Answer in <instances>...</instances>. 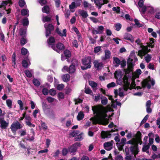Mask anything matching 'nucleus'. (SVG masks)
Instances as JSON below:
<instances>
[{"mask_svg":"<svg viewBox=\"0 0 160 160\" xmlns=\"http://www.w3.org/2000/svg\"><path fill=\"white\" fill-rule=\"evenodd\" d=\"M92 110L93 114L97 116L98 120L100 122L105 121L107 117L106 112L107 111L106 108L101 105H97L92 107Z\"/></svg>","mask_w":160,"mask_h":160,"instance_id":"f257e3e1","label":"nucleus"},{"mask_svg":"<svg viewBox=\"0 0 160 160\" xmlns=\"http://www.w3.org/2000/svg\"><path fill=\"white\" fill-rule=\"evenodd\" d=\"M47 42L49 47L58 53H60L61 51L63 50L64 48V45L61 43H58L55 46L54 45L55 40L52 37H50L48 40Z\"/></svg>","mask_w":160,"mask_h":160,"instance_id":"f03ea898","label":"nucleus"},{"mask_svg":"<svg viewBox=\"0 0 160 160\" xmlns=\"http://www.w3.org/2000/svg\"><path fill=\"white\" fill-rule=\"evenodd\" d=\"M135 42L138 45L141 49L138 51V55L140 56L141 58H142L147 53V48L145 46L143 45L141 42V40L138 38L135 41Z\"/></svg>","mask_w":160,"mask_h":160,"instance_id":"7ed1b4c3","label":"nucleus"},{"mask_svg":"<svg viewBox=\"0 0 160 160\" xmlns=\"http://www.w3.org/2000/svg\"><path fill=\"white\" fill-rule=\"evenodd\" d=\"M115 76L116 78L118 79L121 82H123L124 85L127 86H129L130 82H128V78L126 76H124L123 78L120 73L116 71L115 73Z\"/></svg>","mask_w":160,"mask_h":160,"instance_id":"20e7f679","label":"nucleus"},{"mask_svg":"<svg viewBox=\"0 0 160 160\" xmlns=\"http://www.w3.org/2000/svg\"><path fill=\"white\" fill-rule=\"evenodd\" d=\"M139 11L142 16L144 14L145 12L147 11L148 13H152L154 12V8L150 4L144 5L142 8L139 9Z\"/></svg>","mask_w":160,"mask_h":160,"instance_id":"39448f33","label":"nucleus"},{"mask_svg":"<svg viewBox=\"0 0 160 160\" xmlns=\"http://www.w3.org/2000/svg\"><path fill=\"white\" fill-rule=\"evenodd\" d=\"M155 83V81L149 77L148 78L144 80L142 82V86L143 88L147 87L148 89H150L151 86H154Z\"/></svg>","mask_w":160,"mask_h":160,"instance_id":"423d86ee","label":"nucleus"},{"mask_svg":"<svg viewBox=\"0 0 160 160\" xmlns=\"http://www.w3.org/2000/svg\"><path fill=\"white\" fill-rule=\"evenodd\" d=\"M127 144H130L132 146L130 148V151L134 155L138 153V145L136 144L132 140H129L127 142Z\"/></svg>","mask_w":160,"mask_h":160,"instance_id":"0eeeda50","label":"nucleus"},{"mask_svg":"<svg viewBox=\"0 0 160 160\" xmlns=\"http://www.w3.org/2000/svg\"><path fill=\"white\" fill-rule=\"evenodd\" d=\"M44 27L46 29V37L49 36L51 33V32L53 30L54 26L51 24L45 23Z\"/></svg>","mask_w":160,"mask_h":160,"instance_id":"6e6552de","label":"nucleus"},{"mask_svg":"<svg viewBox=\"0 0 160 160\" xmlns=\"http://www.w3.org/2000/svg\"><path fill=\"white\" fill-rule=\"evenodd\" d=\"M80 142H77L73 144L68 148V151L70 154L72 155L75 154L78 147L81 146Z\"/></svg>","mask_w":160,"mask_h":160,"instance_id":"1a4fd4ad","label":"nucleus"},{"mask_svg":"<svg viewBox=\"0 0 160 160\" xmlns=\"http://www.w3.org/2000/svg\"><path fill=\"white\" fill-rule=\"evenodd\" d=\"M22 127V126L20 123L17 121L14 122L11 125L10 128L12 132H16L17 130L21 129Z\"/></svg>","mask_w":160,"mask_h":160,"instance_id":"9d476101","label":"nucleus"},{"mask_svg":"<svg viewBox=\"0 0 160 160\" xmlns=\"http://www.w3.org/2000/svg\"><path fill=\"white\" fill-rule=\"evenodd\" d=\"M132 60H131L130 58L128 60V68L127 69H125V72L126 73L129 74L130 72L132 73L133 69V64L132 62Z\"/></svg>","mask_w":160,"mask_h":160,"instance_id":"9b49d317","label":"nucleus"},{"mask_svg":"<svg viewBox=\"0 0 160 160\" xmlns=\"http://www.w3.org/2000/svg\"><path fill=\"white\" fill-rule=\"evenodd\" d=\"M45 114L50 118H53L54 117V111L50 108H48L43 111Z\"/></svg>","mask_w":160,"mask_h":160,"instance_id":"f8f14e48","label":"nucleus"},{"mask_svg":"<svg viewBox=\"0 0 160 160\" xmlns=\"http://www.w3.org/2000/svg\"><path fill=\"white\" fill-rule=\"evenodd\" d=\"M8 126V123L4 120V117L0 118V127L2 129L6 128Z\"/></svg>","mask_w":160,"mask_h":160,"instance_id":"ddd939ff","label":"nucleus"},{"mask_svg":"<svg viewBox=\"0 0 160 160\" xmlns=\"http://www.w3.org/2000/svg\"><path fill=\"white\" fill-rule=\"evenodd\" d=\"M113 141L112 140L109 142H106L104 144V148L107 151H110L112 148Z\"/></svg>","mask_w":160,"mask_h":160,"instance_id":"4468645a","label":"nucleus"},{"mask_svg":"<svg viewBox=\"0 0 160 160\" xmlns=\"http://www.w3.org/2000/svg\"><path fill=\"white\" fill-rule=\"evenodd\" d=\"M91 59L90 57H87L82 59V63L84 65H91Z\"/></svg>","mask_w":160,"mask_h":160,"instance_id":"2eb2a0df","label":"nucleus"},{"mask_svg":"<svg viewBox=\"0 0 160 160\" xmlns=\"http://www.w3.org/2000/svg\"><path fill=\"white\" fill-rule=\"evenodd\" d=\"M93 64L95 68L98 70L101 69L103 67L102 62H99L98 61H95Z\"/></svg>","mask_w":160,"mask_h":160,"instance_id":"dca6fc26","label":"nucleus"},{"mask_svg":"<svg viewBox=\"0 0 160 160\" xmlns=\"http://www.w3.org/2000/svg\"><path fill=\"white\" fill-rule=\"evenodd\" d=\"M105 56L102 57V59L103 60H105L110 58L111 53L110 51L108 49L105 50Z\"/></svg>","mask_w":160,"mask_h":160,"instance_id":"f3484780","label":"nucleus"},{"mask_svg":"<svg viewBox=\"0 0 160 160\" xmlns=\"http://www.w3.org/2000/svg\"><path fill=\"white\" fill-rule=\"evenodd\" d=\"M124 39L130 41L131 42L134 41V39L132 36L130 34L126 33L124 35Z\"/></svg>","mask_w":160,"mask_h":160,"instance_id":"a211bd4d","label":"nucleus"},{"mask_svg":"<svg viewBox=\"0 0 160 160\" xmlns=\"http://www.w3.org/2000/svg\"><path fill=\"white\" fill-rule=\"evenodd\" d=\"M22 66L24 68H28L30 64V62L28 59L26 60H23L22 62Z\"/></svg>","mask_w":160,"mask_h":160,"instance_id":"6ab92c4d","label":"nucleus"},{"mask_svg":"<svg viewBox=\"0 0 160 160\" xmlns=\"http://www.w3.org/2000/svg\"><path fill=\"white\" fill-rule=\"evenodd\" d=\"M56 32L61 37H66L67 36V31L66 29H64L62 30V33L59 29L58 28L56 29Z\"/></svg>","mask_w":160,"mask_h":160,"instance_id":"aec40b11","label":"nucleus"},{"mask_svg":"<svg viewBox=\"0 0 160 160\" xmlns=\"http://www.w3.org/2000/svg\"><path fill=\"white\" fill-rule=\"evenodd\" d=\"M101 134L102 138H109L111 137V134L107 132L102 131L101 132Z\"/></svg>","mask_w":160,"mask_h":160,"instance_id":"412c9836","label":"nucleus"},{"mask_svg":"<svg viewBox=\"0 0 160 160\" xmlns=\"http://www.w3.org/2000/svg\"><path fill=\"white\" fill-rule=\"evenodd\" d=\"M94 1L96 5L98 7L99 9L101 8L103 5L102 0H94Z\"/></svg>","mask_w":160,"mask_h":160,"instance_id":"4be33fe9","label":"nucleus"},{"mask_svg":"<svg viewBox=\"0 0 160 160\" xmlns=\"http://www.w3.org/2000/svg\"><path fill=\"white\" fill-rule=\"evenodd\" d=\"M79 14L82 16L83 18H86L88 16L87 11L84 10H79L78 11Z\"/></svg>","mask_w":160,"mask_h":160,"instance_id":"5701e85b","label":"nucleus"},{"mask_svg":"<svg viewBox=\"0 0 160 160\" xmlns=\"http://www.w3.org/2000/svg\"><path fill=\"white\" fill-rule=\"evenodd\" d=\"M84 114L83 112L82 111H80L78 113L77 116V119L78 121H80L83 119L84 118Z\"/></svg>","mask_w":160,"mask_h":160,"instance_id":"b1692460","label":"nucleus"},{"mask_svg":"<svg viewBox=\"0 0 160 160\" xmlns=\"http://www.w3.org/2000/svg\"><path fill=\"white\" fill-rule=\"evenodd\" d=\"M22 15L28 17L29 15V11L27 9H23L21 11Z\"/></svg>","mask_w":160,"mask_h":160,"instance_id":"393cba45","label":"nucleus"},{"mask_svg":"<svg viewBox=\"0 0 160 160\" xmlns=\"http://www.w3.org/2000/svg\"><path fill=\"white\" fill-rule=\"evenodd\" d=\"M33 72V70L32 69L29 70H26L24 72L27 77L28 78H31L32 76V73Z\"/></svg>","mask_w":160,"mask_h":160,"instance_id":"a878e982","label":"nucleus"},{"mask_svg":"<svg viewBox=\"0 0 160 160\" xmlns=\"http://www.w3.org/2000/svg\"><path fill=\"white\" fill-rule=\"evenodd\" d=\"M62 79L63 81L67 82L70 80V75L68 74H66L62 76Z\"/></svg>","mask_w":160,"mask_h":160,"instance_id":"bb28decb","label":"nucleus"},{"mask_svg":"<svg viewBox=\"0 0 160 160\" xmlns=\"http://www.w3.org/2000/svg\"><path fill=\"white\" fill-rule=\"evenodd\" d=\"M100 99L101 103L102 105H105L107 104L108 100L106 97L102 96L101 97Z\"/></svg>","mask_w":160,"mask_h":160,"instance_id":"cd10ccee","label":"nucleus"},{"mask_svg":"<svg viewBox=\"0 0 160 160\" xmlns=\"http://www.w3.org/2000/svg\"><path fill=\"white\" fill-rule=\"evenodd\" d=\"M75 70V65L72 64L69 67L68 69V72L70 74H72L74 72Z\"/></svg>","mask_w":160,"mask_h":160,"instance_id":"c85d7f7f","label":"nucleus"},{"mask_svg":"<svg viewBox=\"0 0 160 160\" xmlns=\"http://www.w3.org/2000/svg\"><path fill=\"white\" fill-rule=\"evenodd\" d=\"M8 3H10L9 6L10 5L12 4V3L9 0L3 1L1 3V4H0V8H1L3 7H5V6L7 5Z\"/></svg>","mask_w":160,"mask_h":160,"instance_id":"c756f323","label":"nucleus"},{"mask_svg":"<svg viewBox=\"0 0 160 160\" xmlns=\"http://www.w3.org/2000/svg\"><path fill=\"white\" fill-rule=\"evenodd\" d=\"M113 59L114 62L115 63H116L115 66L116 67H118L120 64V60L117 57H114Z\"/></svg>","mask_w":160,"mask_h":160,"instance_id":"7c9ffc66","label":"nucleus"},{"mask_svg":"<svg viewBox=\"0 0 160 160\" xmlns=\"http://www.w3.org/2000/svg\"><path fill=\"white\" fill-rule=\"evenodd\" d=\"M124 90H127L125 88L124 89L122 88H119L118 95L121 97H123V91Z\"/></svg>","mask_w":160,"mask_h":160,"instance_id":"2f4dec72","label":"nucleus"},{"mask_svg":"<svg viewBox=\"0 0 160 160\" xmlns=\"http://www.w3.org/2000/svg\"><path fill=\"white\" fill-rule=\"evenodd\" d=\"M78 134V135H77V137L75 138V140L76 141H79L82 140L83 139L82 135H83V133H81Z\"/></svg>","mask_w":160,"mask_h":160,"instance_id":"473e14b6","label":"nucleus"},{"mask_svg":"<svg viewBox=\"0 0 160 160\" xmlns=\"http://www.w3.org/2000/svg\"><path fill=\"white\" fill-rule=\"evenodd\" d=\"M6 103L7 106L9 108H12V100L10 99H7L6 101Z\"/></svg>","mask_w":160,"mask_h":160,"instance_id":"72a5a7b5","label":"nucleus"},{"mask_svg":"<svg viewBox=\"0 0 160 160\" xmlns=\"http://www.w3.org/2000/svg\"><path fill=\"white\" fill-rule=\"evenodd\" d=\"M64 55L66 58H68L71 56V53L68 50H66L64 52Z\"/></svg>","mask_w":160,"mask_h":160,"instance_id":"f704fd0d","label":"nucleus"},{"mask_svg":"<svg viewBox=\"0 0 160 160\" xmlns=\"http://www.w3.org/2000/svg\"><path fill=\"white\" fill-rule=\"evenodd\" d=\"M24 26H28L29 24V21L28 18L26 17L24 18L22 21Z\"/></svg>","mask_w":160,"mask_h":160,"instance_id":"c9c22d12","label":"nucleus"},{"mask_svg":"<svg viewBox=\"0 0 160 160\" xmlns=\"http://www.w3.org/2000/svg\"><path fill=\"white\" fill-rule=\"evenodd\" d=\"M114 27H115V29L117 31H119L122 27V25L119 23H116Z\"/></svg>","mask_w":160,"mask_h":160,"instance_id":"e433bc0d","label":"nucleus"},{"mask_svg":"<svg viewBox=\"0 0 160 160\" xmlns=\"http://www.w3.org/2000/svg\"><path fill=\"white\" fill-rule=\"evenodd\" d=\"M42 11L44 13H48L49 11V8L47 6H44L42 9Z\"/></svg>","mask_w":160,"mask_h":160,"instance_id":"4c0bfd02","label":"nucleus"},{"mask_svg":"<svg viewBox=\"0 0 160 160\" xmlns=\"http://www.w3.org/2000/svg\"><path fill=\"white\" fill-rule=\"evenodd\" d=\"M32 82L36 86L38 87L40 85V83L39 81L36 79H34L32 80Z\"/></svg>","mask_w":160,"mask_h":160,"instance_id":"58836bf2","label":"nucleus"},{"mask_svg":"<svg viewBox=\"0 0 160 160\" xmlns=\"http://www.w3.org/2000/svg\"><path fill=\"white\" fill-rule=\"evenodd\" d=\"M134 22L135 23V24L139 27H142L144 25V23H140L139 21L137 19H134Z\"/></svg>","mask_w":160,"mask_h":160,"instance_id":"ea45409f","label":"nucleus"},{"mask_svg":"<svg viewBox=\"0 0 160 160\" xmlns=\"http://www.w3.org/2000/svg\"><path fill=\"white\" fill-rule=\"evenodd\" d=\"M79 132L78 130H76L75 131L72 132L70 134V135L72 137H74L77 136L79 133Z\"/></svg>","mask_w":160,"mask_h":160,"instance_id":"a19ab883","label":"nucleus"},{"mask_svg":"<svg viewBox=\"0 0 160 160\" xmlns=\"http://www.w3.org/2000/svg\"><path fill=\"white\" fill-rule=\"evenodd\" d=\"M152 56L151 55L149 54H147L145 57V60L147 63L149 62L151 60Z\"/></svg>","mask_w":160,"mask_h":160,"instance_id":"79ce46f5","label":"nucleus"},{"mask_svg":"<svg viewBox=\"0 0 160 160\" xmlns=\"http://www.w3.org/2000/svg\"><path fill=\"white\" fill-rule=\"evenodd\" d=\"M72 43L73 47H74L76 48L78 47L79 45L77 40H74L72 41Z\"/></svg>","mask_w":160,"mask_h":160,"instance_id":"37998d69","label":"nucleus"},{"mask_svg":"<svg viewBox=\"0 0 160 160\" xmlns=\"http://www.w3.org/2000/svg\"><path fill=\"white\" fill-rule=\"evenodd\" d=\"M19 6L21 8H23L26 4L24 0H19L18 2Z\"/></svg>","mask_w":160,"mask_h":160,"instance_id":"c03bdc74","label":"nucleus"},{"mask_svg":"<svg viewBox=\"0 0 160 160\" xmlns=\"http://www.w3.org/2000/svg\"><path fill=\"white\" fill-rule=\"evenodd\" d=\"M27 42V40L26 39L22 38L20 40V44L22 46H23Z\"/></svg>","mask_w":160,"mask_h":160,"instance_id":"a18cd8bd","label":"nucleus"},{"mask_svg":"<svg viewBox=\"0 0 160 160\" xmlns=\"http://www.w3.org/2000/svg\"><path fill=\"white\" fill-rule=\"evenodd\" d=\"M150 148V146L149 144L146 145H143L142 148V151L143 152H146Z\"/></svg>","mask_w":160,"mask_h":160,"instance_id":"49530a36","label":"nucleus"},{"mask_svg":"<svg viewBox=\"0 0 160 160\" xmlns=\"http://www.w3.org/2000/svg\"><path fill=\"white\" fill-rule=\"evenodd\" d=\"M18 103L19 105L20 109L21 110H23L24 108L22 102L20 100H18Z\"/></svg>","mask_w":160,"mask_h":160,"instance_id":"de8ad7c7","label":"nucleus"},{"mask_svg":"<svg viewBox=\"0 0 160 160\" xmlns=\"http://www.w3.org/2000/svg\"><path fill=\"white\" fill-rule=\"evenodd\" d=\"M154 39L153 38L150 39V44L148 45V46L151 48H152L154 47Z\"/></svg>","mask_w":160,"mask_h":160,"instance_id":"09e8293b","label":"nucleus"},{"mask_svg":"<svg viewBox=\"0 0 160 160\" xmlns=\"http://www.w3.org/2000/svg\"><path fill=\"white\" fill-rule=\"evenodd\" d=\"M116 83L114 82H112L111 83H109L107 85V87L108 88H113L115 86Z\"/></svg>","mask_w":160,"mask_h":160,"instance_id":"8fccbe9b","label":"nucleus"},{"mask_svg":"<svg viewBox=\"0 0 160 160\" xmlns=\"http://www.w3.org/2000/svg\"><path fill=\"white\" fill-rule=\"evenodd\" d=\"M89 85L92 88H95L97 86V84L94 82L90 81L89 82Z\"/></svg>","mask_w":160,"mask_h":160,"instance_id":"3c124183","label":"nucleus"},{"mask_svg":"<svg viewBox=\"0 0 160 160\" xmlns=\"http://www.w3.org/2000/svg\"><path fill=\"white\" fill-rule=\"evenodd\" d=\"M26 32V30L23 28H21L20 29L19 33L21 36L24 35Z\"/></svg>","mask_w":160,"mask_h":160,"instance_id":"603ef678","label":"nucleus"},{"mask_svg":"<svg viewBox=\"0 0 160 160\" xmlns=\"http://www.w3.org/2000/svg\"><path fill=\"white\" fill-rule=\"evenodd\" d=\"M21 52L23 55H26L28 53V50L27 49L24 48H22L21 50Z\"/></svg>","mask_w":160,"mask_h":160,"instance_id":"864d4df0","label":"nucleus"},{"mask_svg":"<svg viewBox=\"0 0 160 160\" xmlns=\"http://www.w3.org/2000/svg\"><path fill=\"white\" fill-rule=\"evenodd\" d=\"M49 93L52 96H54L56 93V91L54 89H51L49 91Z\"/></svg>","mask_w":160,"mask_h":160,"instance_id":"5fc2aeb1","label":"nucleus"},{"mask_svg":"<svg viewBox=\"0 0 160 160\" xmlns=\"http://www.w3.org/2000/svg\"><path fill=\"white\" fill-rule=\"evenodd\" d=\"M103 29L104 27L102 26H99L97 28V30L100 32V34L102 33Z\"/></svg>","mask_w":160,"mask_h":160,"instance_id":"6e6d98bb","label":"nucleus"},{"mask_svg":"<svg viewBox=\"0 0 160 160\" xmlns=\"http://www.w3.org/2000/svg\"><path fill=\"white\" fill-rule=\"evenodd\" d=\"M126 61L125 60H123L121 62L120 65L121 66V68H124V67L126 65Z\"/></svg>","mask_w":160,"mask_h":160,"instance_id":"4d7b16f0","label":"nucleus"},{"mask_svg":"<svg viewBox=\"0 0 160 160\" xmlns=\"http://www.w3.org/2000/svg\"><path fill=\"white\" fill-rule=\"evenodd\" d=\"M42 106L43 110H44L46 109L47 108H48V105L46 104V103L45 102H43L42 103Z\"/></svg>","mask_w":160,"mask_h":160,"instance_id":"13d9d810","label":"nucleus"},{"mask_svg":"<svg viewBox=\"0 0 160 160\" xmlns=\"http://www.w3.org/2000/svg\"><path fill=\"white\" fill-rule=\"evenodd\" d=\"M69 8L70 9H73L74 8H76V7L75 5V2H72L71 5L69 6Z\"/></svg>","mask_w":160,"mask_h":160,"instance_id":"bf43d9fd","label":"nucleus"},{"mask_svg":"<svg viewBox=\"0 0 160 160\" xmlns=\"http://www.w3.org/2000/svg\"><path fill=\"white\" fill-rule=\"evenodd\" d=\"M0 39L3 42H5V37L2 32H0Z\"/></svg>","mask_w":160,"mask_h":160,"instance_id":"052dcab7","label":"nucleus"},{"mask_svg":"<svg viewBox=\"0 0 160 160\" xmlns=\"http://www.w3.org/2000/svg\"><path fill=\"white\" fill-rule=\"evenodd\" d=\"M101 50V47L100 46H98L95 47L94 48V52L95 53L98 52Z\"/></svg>","mask_w":160,"mask_h":160,"instance_id":"680f3d73","label":"nucleus"},{"mask_svg":"<svg viewBox=\"0 0 160 160\" xmlns=\"http://www.w3.org/2000/svg\"><path fill=\"white\" fill-rule=\"evenodd\" d=\"M112 9L113 11L116 12L118 13H119L120 12V8L119 7H113Z\"/></svg>","mask_w":160,"mask_h":160,"instance_id":"e2e57ef3","label":"nucleus"},{"mask_svg":"<svg viewBox=\"0 0 160 160\" xmlns=\"http://www.w3.org/2000/svg\"><path fill=\"white\" fill-rule=\"evenodd\" d=\"M47 100L49 103H52L53 102L55 99L51 97H48L47 98Z\"/></svg>","mask_w":160,"mask_h":160,"instance_id":"0e129e2a","label":"nucleus"},{"mask_svg":"<svg viewBox=\"0 0 160 160\" xmlns=\"http://www.w3.org/2000/svg\"><path fill=\"white\" fill-rule=\"evenodd\" d=\"M68 152H69V151L68 149L66 148H64L62 149V154L63 156H65L67 155Z\"/></svg>","mask_w":160,"mask_h":160,"instance_id":"69168bd1","label":"nucleus"},{"mask_svg":"<svg viewBox=\"0 0 160 160\" xmlns=\"http://www.w3.org/2000/svg\"><path fill=\"white\" fill-rule=\"evenodd\" d=\"M41 126L42 128H43V130H46L47 129L48 127L45 122H42Z\"/></svg>","mask_w":160,"mask_h":160,"instance_id":"338daca9","label":"nucleus"},{"mask_svg":"<svg viewBox=\"0 0 160 160\" xmlns=\"http://www.w3.org/2000/svg\"><path fill=\"white\" fill-rule=\"evenodd\" d=\"M143 2L144 1L143 0H140L138 2V5L141 8H142L144 6Z\"/></svg>","mask_w":160,"mask_h":160,"instance_id":"774afa93","label":"nucleus"}]
</instances>
